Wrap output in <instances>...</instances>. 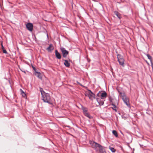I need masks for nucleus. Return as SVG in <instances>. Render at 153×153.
Segmentation results:
<instances>
[{
  "instance_id": "obj_1",
  "label": "nucleus",
  "mask_w": 153,
  "mask_h": 153,
  "mask_svg": "<svg viewBox=\"0 0 153 153\" xmlns=\"http://www.w3.org/2000/svg\"><path fill=\"white\" fill-rule=\"evenodd\" d=\"M42 97L44 102H47L51 105H52V103L51 102V97L49 94L45 93L44 94H42Z\"/></svg>"
},
{
  "instance_id": "obj_2",
  "label": "nucleus",
  "mask_w": 153,
  "mask_h": 153,
  "mask_svg": "<svg viewBox=\"0 0 153 153\" xmlns=\"http://www.w3.org/2000/svg\"><path fill=\"white\" fill-rule=\"evenodd\" d=\"M88 92L85 94V96H87L89 99L93 100L95 98V95L90 90H88Z\"/></svg>"
},
{
  "instance_id": "obj_3",
  "label": "nucleus",
  "mask_w": 153,
  "mask_h": 153,
  "mask_svg": "<svg viewBox=\"0 0 153 153\" xmlns=\"http://www.w3.org/2000/svg\"><path fill=\"white\" fill-rule=\"evenodd\" d=\"M117 58L119 64L123 67L124 66L125 60L123 56L120 54H118L117 55Z\"/></svg>"
},
{
  "instance_id": "obj_4",
  "label": "nucleus",
  "mask_w": 153,
  "mask_h": 153,
  "mask_svg": "<svg viewBox=\"0 0 153 153\" xmlns=\"http://www.w3.org/2000/svg\"><path fill=\"white\" fill-rule=\"evenodd\" d=\"M121 97H122V99L123 101L125 102L126 104L128 106H129L130 105L129 103V100L125 95V94H123V96Z\"/></svg>"
},
{
  "instance_id": "obj_5",
  "label": "nucleus",
  "mask_w": 153,
  "mask_h": 153,
  "mask_svg": "<svg viewBox=\"0 0 153 153\" xmlns=\"http://www.w3.org/2000/svg\"><path fill=\"white\" fill-rule=\"evenodd\" d=\"M61 52L63 56L65 58L67 57V55L68 54V52L63 47H61L60 48Z\"/></svg>"
},
{
  "instance_id": "obj_6",
  "label": "nucleus",
  "mask_w": 153,
  "mask_h": 153,
  "mask_svg": "<svg viewBox=\"0 0 153 153\" xmlns=\"http://www.w3.org/2000/svg\"><path fill=\"white\" fill-rule=\"evenodd\" d=\"M90 144L92 147L94 149L96 147H98L99 146H100V144L93 141H90Z\"/></svg>"
},
{
  "instance_id": "obj_7",
  "label": "nucleus",
  "mask_w": 153,
  "mask_h": 153,
  "mask_svg": "<svg viewBox=\"0 0 153 153\" xmlns=\"http://www.w3.org/2000/svg\"><path fill=\"white\" fill-rule=\"evenodd\" d=\"M26 26L29 30L30 31H32L33 25L32 23H27L26 25Z\"/></svg>"
},
{
  "instance_id": "obj_8",
  "label": "nucleus",
  "mask_w": 153,
  "mask_h": 153,
  "mask_svg": "<svg viewBox=\"0 0 153 153\" xmlns=\"http://www.w3.org/2000/svg\"><path fill=\"white\" fill-rule=\"evenodd\" d=\"M98 148H99V153H106L105 150L101 145H100V146H99Z\"/></svg>"
},
{
  "instance_id": "obj_9",
  "label": "nucleus",
  "mask_w": 153,
  "mask_h": 153,
  "mask_svg": "<svg viewBox=\"0 0 153 153\" xmlns=\"http://www.w3.org/2000/svg\"><path fill=\"white\" fill-rule=\"evenodd\" d=\"M55 53L57 59H60L61 58V55L57 50H55Z\"/></svg>"
},
{
  "instance_id": "obj_10",
  "label": "nucleus",
  "mask_w": 153,
  "mask_h": 153,
  "mask_svg": "<svg viewBox=\"0 0 153 153\" xmlns=\"http://www.w3.org/2000/svg\"><path fill=\"white\" fill-rule=\"evenodd\" d=\"M35 75L39 79H42V77L41 76V74L40 72L37 71H35Z\"/></svg>"
},
{
  "instance_id": "obj_11",
  "label": "nucleus",
  "mask_w": 153,
  "mask_h": 153,
  "mask_svg": "<svg viewBox=\"0 0 153 153\" xmlns=\"http://www.w3.org/2000/svg\"><path fill=\"white\" fill-rule=\"evenodd\" d=\"M53 48L52 44H50L49 46L47 48V50L49 51H51L52 50H53Z\"/></svg>"
},
{
  "instance_id": "obj_12",
  "label": "nucleus",
  "mask_w": 153,
  "mask_h": 153,
  "mask_svg": "<svg viewBox=\"0 0 153 153\" xmlns=\"http://www.w3.org/2000/svg\"><path fill=\"white\" fill-rule=\"evenodd\" d=\"M65 62L64 63V65L67 67H69L70 65V63L68 62L67 60H64Z\"/></svg>"
},
{
  "instance_id": "obj_13",
  "label": "nucleus",
  "mask_w": 153,
  "mask_h": 153,
  "mask_svg": "<svg viewBox=\"0 0 153 153\" xmlns=\"http://www.w3.org/2000/svg\"><path fill=\"white\" fill-rule=\"evenodd\" d=\"M114 13L119 19H121V16L120 13L117 11H114Z\"/></svg>"
},
{
  "instance_id": "obj_14",
  "label": "nucleus",
  "mask_w": 153,
  "mask_h": 153,
  "mask_svg": "<svg viewBox=\"0 0 153 153\" xmlns=\"http://www.w3.org/2000/svg\"><path fill=\"white\" fill-rule=\"evenodd\" d=\"M84 115L86 117H87L89 119H91L92 118V117L90 115L89 113L87 111L83 113Z\"/></svg>"
},
{
  "instance_id": "obj_15",
  "label": "nucleus",
  "mask_w": 153,
  "mask_h": 153,
  "mask_svg": "<svg viewBox=\"0 0 153 153\" xmlns=\"http://www.w3.org/2000/svg\"><path fill=\"white\" fill-rule=\"evenodd\" d=\"M102 99L104 98H106L107 97V93L105 91H104L101 93V95Z\"/></svg>"
},
{
  "instance_id": "obj_16",
  "label": "nucleus",
  "mask_w": 153,
  "mask_h": 153,
  "mask_svg": "<svg viewBox=\"0 0 153 153\" xmlns=\"http://www.w3.org/2000/svg\"><path fill=\"white\" fill-rule=\"evenodd\" d=\"M112 134L116 137H117L118 135L117 131L115 130H113L112 131Z\"/></svg>"
},
{
  "instance_id": "obj_17",
  "label": "nucleus",
  "mask_w": 153,
  "mask_h": 153,
  "mask_svg": "<svg viewBox=\"0 0 153 153\" xmlns=\"http://www.w3.org/2000/svg\"><path fill=\"white\" fill-rule=\"evenodd\" d=\"M82 109L83 110V113L87 111V108L86 107L82 106Z\"/></svg>"
},
{
  "instance_id": "obj_18",
  "label": "nucleus",
  "mask_w": 153,
  "mask_h": 153,
  "mask_svg": "<svg viewBox=\"0 0 153 153\" xmlns=\"http://www.w3.org/2000/svg\"><path fill=\"white\" fill-rule=\"evenodd\" d=\"M40 91L41 92L42 96L46 93L43 91V89L41 88H40Z\"/></svg>"
},
{
  "instance_id": "obj_19",
  "label": "nucleus",
  "mask_w": 153,
  "mask_h": 153,
  "mask_svg": "<svg viewBox=\"0 0 153 153\" xmlns=\"http://www.w3.org/2000/svg\"><path fill=\"white\" fill-rule=\"evenodd\" d=\"M109 148L112 152H114L116 151V150L114 148L110 147Z\"/></svg>"
},
{
  "instance_id": "obj_20",
  "label": "nucleus",
  "mask_w": 153,
  "mask_h": 153,
  "mask_svg": "<svg viewBox=\"0 0 153 153\" xmlns=\"http://www.w3.org/2000/svg\"><path fill=\"white\" fill-rule=\"evenodd\" d=\"M146 56H147L148 59H149L150 61H152V57L151 56H150L149 54H147L146 55Z\"/></svg>"
},
{
  "instance_id": "obj_21",
  "label": "nucleus",
  "mask_w": 153,
  "mask_h": 153,
  "mask_svg": "<svg viewBox=\"0 0 153 153\" xmlns=\"http://www.w3.org/2000/svg\"><path fill=\"white\" fill-rule=\"evenodd\" d=\"M118 91L120 94V96H123V94H125L124 93H123L122 92H121L118 89H117Z\"/></svg>"
},
{
  "instance_id": "obj_22",
  "label": "nucleus",
  "mask_w": 153,
  "mask_h": 153,
  "mask_svg": "<svg viewBox=\"0 0 153 153\" xmlns=\"http://www.w3.org/2000/svg\"><path fill=\"white\" fill-rule=\"evenodd\" d=\"M20 90H21V93L22 94V96H25L26 95V94L21 89H20Z\"/></svg>"
},
{
  "instance_id": "obj_23",
  "label": "nucleus",
  "mask_w": 153,
  "mask_h": 153,
  "mask_svg": "<svg viewBox=\"0 0 153 153\" xmlns=\"http://www.w3.org/2000/svg\"><path fill=\"white\" fill-rule=\"evenodd\" d=\"M98 103L99 105H102L103 104L104 102H103L100 101V102H99Z\"/></svg>"
},
{
  "instance_id": "obj_24",
  "label": "nucleus",
  "mask_w": 153,
  "mask_h": 153,
  "mask_svg": "<svg viewBox=\"0 0 153 153\" xmlns=\"http://www.w3.org/2000/svg\"><path fill=\"white\" fill-rule=\"evenodd\" d=\"M3 52L4 53H5V54H7V51H6V50L5 49H4L3 50Z\"/></svg>"
},
{
  "instance_id": "obj_25",
  "label": "nucleus",
  "mask_w": 153,
  "mask_h": 153,
  "mask_svg": "<svg viewBox=\"0 0 153 153\" xmlns=\"http://www.w3.org/2000/svg\"><path fill=\"white\" fill-rule=\"evenodd\" d=\"M96 100L98 103H99V102L100 101V99L99 98H97L96 99Z\"/></svg>"
},
{
  "instance_id": "obj_26",
  "label": "nucleus",
  "mask_w": 153,
  "mask_h": 153,
  "mask_svg": "<svg viewBox=\"0 0 153 153\" xmlns=\"http://www.w3.org/2000/svg\"><path fill=\"white\" fill-rule=\"evenodd\" d=\"M19 68L20 69V70L22 71V72H24V73H26V72H25V71L24 70H22V69H21L19 67Z\"/></svg>"
},
{
  "instance_id": "obj_27",
  "label": "nucleus",
  "mask_w": 153,
  "mask_h": 153,
  "mask_svg": "<svg viewBox=\"0 0 153 153\" xmlns=\"http://www.w3.org/2000/svg\"><path fill=\"white\" fill-rule=\"evenodd\" d=\"M94 149L95 150L96 152H98V151L99 152V150H98V149H97V147L95 148Z\"/></svg>"
},
{
  "instance_id": "obj_28",
  "label": "nucleus",
  "mask_w": 153,
  "mask_h": 153,
  "mask_svg": "<svg viewBox=\"0 0 153 153\" xmlns=\"http://www.w3.org/2000/svg\"><path fill=\"white\" fill-rule=\"evenodd\" d=\"M112 99L111 97H110L109 99V100L111 102H112Z\"/></svg>"
},
{
  "instance_id": "obj_29",
  "label": "nucleus",
  "mask_w": 153,
  "mask_h": 153,
  "mask_svg": "<svg viewBox=\"0 0 153 153\" xmlns=\"http://www.w3.org/2000/svg\"><path fill=\"white\" fill-rule=\"evenodd\" d=\"M111 105H113V106H114V108H116V106L115 105H114V104L113 103H112V104H111Z\"/></svg>"
},
{
  "instance_id": "obj_30",
  "label": "nucleus",
  "mask_w": 153,
  "mask_h": 153,
  "mask_svg": "<svg viewBox=\"0 0 153 153\" xmlns=\"http://www.w3.org/2000/svg\"><path fill=\"white\" fill-rule=\"evenodd\" d=\"M114 108H114L113 107H112V108L115 111H117V109H116V108Z\"/></svg>"
},
{
  "instance_id": "obj_31",
  "label": "nucleus",
  "mask_w": 153,
  "mask_h": 153,
  "mask_svg": "<svg viewBox=\"0 0 153 153\" xmlns=\"http://www.w3.org/2000/svg\"><path fill=\"white\" fill-rule=\"evenodd\" d=\"M32 67L33 68V70L35 71H35H36V70L35 68L34 67H33V66Z\"/></svg>"
},
{
  "instance_id": "obj_32",
  "label": "nucleus",
  "mask_w": 153,
  "mask_h": 153,
  "mask_svg": "<svg viewBox=\"0 0 153 153\" xmlns=\"http://www.w3.org/2000/svg\"><path fill=\"white\" fill-rule=\"evenodd\" d=\"M99 94V92L97 94V95H98Z\"/></svg>"
},
{
  "instance_id": "obj_33",
  "label": "nucleus",
  "mask_w": 153,
  "mask_h": 153,
  "mask_svg": "<svg viewBox=\"0 0 153 153\" xmlns=\"http://www.w3.org/2000/svg\"><path fill=\"white\" fill-rule=\"evenodd\" d=\"M99 94V92L97 94V95H98Z\"/></svg>"
}]
</instances>
